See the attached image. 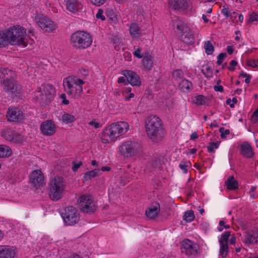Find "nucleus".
I'll return each mask as SVG.
<instances>
[{
	"label": "nucleus",
	"instance_id": "59",
	"mask_svg": "<svg viewBox=\"0 0 258 258\" xmlns=\"http://www.w3.org/2000/svg\"><path fill=\"white\" fill-rule=\"evenodd\" d=\"M7 70L5 69H0V78H3L5 77V72H6Z\"/></svg>",
	"mask_w": 258,
	"mask_h": 258
},
{
	"label": "nucleus",
	"instance_id": "42",
	"mask_svg": "<svg viewBox=\"0 0 258 258\" xmlns=\"http://www.w3.org/2000/svg\"><path fill=\"white\" fill-rule=\"evenodd\" d=\"M135 50L133 52V54L136 57L138 58H141L144 56L141 53L142 49L140 47L137 48L135 47Z\"/></svg>",
	"mask_w": 258,
	"mask_h": 258
},
{
	"label": "nucleus",
	"instance_id": "32",
	"mask_svg": "<svg viewBox=\"0 0 258 258\" xmlns=\"http://www.w3.org/2000/svg\"><path fill=\"white\" fill-rule=\"evenodd\" d=\"M130 32L133 37H138L140 34L141 30L138 25L135 23H133L130 26Z\"/></svg>",
	"mask_w": 258,
	"mask_h": 258
},
{
	"label": "nucleus",
	"instance_id": "36",
	"mask_svg": "<svg viewBox=\"0 0 258 258\" xmlns=\"http://www.w3.org/2000/svg\"><path fill=\"white\" fill-rule=\"evenodd\" d=\"M195 219V215L192 211L185 212L184 214V218L186 221L190 222Z\"/></svg>",
	"mask_w": 258,
	"mask_h": 258
},
{
	"label": "nucleus",
	"instance_id": "8",
	"mask_svg": "<svg viewBox=\"0 0 258 258\" xmlns=\"http://www.w3.org/2000/svg\"><path fill=\"white\" fill-rule=\"evenodd\" d=\"M174 28L179 39L186 43H190L194 41V37L188 27L182 21L176 19L174 21Z\"/></svg>",
	"mask_w": 258,
	"mask_h": 258
},
{
	"label": "nucleus",
	"instance_id": "22",
	"mask_svg": "<svg viewBox=\"0 0 258 258\" xmlns=\"http://www.w3.org/2000/svg\"><path fill=\"white\" fill-rule=\"evenodd\" d=\"M66 9L73 13L79 12L81 9L82 5L80 0H64Z\"/></svg>",
	"mask_w": 258,
	"mask_h": 258
},
{
	"label": "nucleus",
	"instance_id": "9",
	"mask_svg": "<svg viewBox=\"0 0 258 258\" xmlns=\"http://www.w3.org/2000/svg\"><path fill=\"white\" fill-rule=\"evenodd\" d=\"M79 210L87 213L95 212L96 209V202L90 195H82L78 201Z\"/></svg>",
	"mask_w": 258,
	"mask_h": 258
},
{
	"label": "nucleus",
	"instance_id": "11",
	"mask_svg": "<svg viewBox=\"0 0 258 258\" xmlns=\"http://www.w3.org/2000/svg\"><path fill=\"white\" fill-rule=\"evenodd\" d=\"M61 216L64 222L67 225H73L78 223L80 220L77 209L73 206L66 207L61 214Z\"/></svg>",
	"mask_w": 258,
	"mask_h": 258
},
{
	"label": "nucleus",
	"instance_id": "30",
	"mask_svg": "<svg viewBox=\"0 0 258 258\" xmlns=\"http://www.w3.org/2000/svg\"><path fill=\"white\" fill-rule=\"evenodd\" d=\"M12 153V150L9 146L5 145H0V158L9 157Z\"/></svg>",
	"mask_w": 258,
	"mask_h": 258
},
{
	"label": "nucleus",
	"instance_id": "52",
	"mask_svg": "<svg viewBox=\"0 0 258 258\" xmlns=\"http://www.w3.org/2000/svg\"><path fill=\"white\" fill-rule=\"evenodd\" d=\"M60 98L62 100V103L65 105H68L69 103L68 100L66 99V95L63 93L60 95Z\"/></svg>",
	"mask_w": 258,
	"mask_h": 258
},
{
	"label": "nucleus",
	"instance_id": "48",
	"mask_svg": "<svg viewBox=\"0 0 258 258\" xmlns=\"http://www.w3.org/2000/svg\"><path fill=\"white\" fill-rule=\"evenodd\" d=\"M103 10L102 9H99L98 11V12L96 14V17L97 18V19H101V20L102 21H104L105 20V16L103 15Z\"/></svg>",
	"mask_w": 258,
	"mask_h": 258
},
{
	"label": "nucleus",
	"instance_id": "46",
	"mask_svg": "<svg viewBox=\"0 0 258 258\" xmlns=\"http://www.w3.org/2000/svg\"><path fill=\"white\" fill-rule=\"evenodd\" d=\"M239 76L241 77L246 78L245 79V82L246 84H249L250 83V79L251 78V76H250V75L247 74L246 73H244L243 71H242L240 73Z\"/></svg>",
	"mask_w": 258,
	"mask_h": 258
},
{
	"label": "nucleus",
	"instance_id": "64",
	"mask_svg": "<svg viewBox=\"0 0 258 258\" xmlns=\"http://www.w3.org/2000/svg\"><path fill=\"white\" fill-rule=\"evenodd\" d=\"M134 97V94L131 93L128 96H126L125 98V100L126 101H129L132 98Z\"/></svg>",
	"mask_w": 258,
	"mask_h": 258
},
{
	"label": "nucleus",
	"instance_id": "60",
	"mask_svg": "<svg viewBox=\"0 0 258 258\" xmlns=\"http://www.w3.org/2000/svg\"><path fill=\"white\" fill-rule=\"evenodd\" d=\"M251 240L252 243H256V241H255L256 240V232L254 231L252 232Z\"/></svg>",
	"mask_w": 258,
	"mask_h": 258
},
{
	"label": "nucleus",
	"instance_id": "27",
	"mask_svg": "<svg viewBox=\"0 0 258 258\" xmlns=\"http://www.w3.org/2000/svg\"><path fill=\"white\" fill-rule=\"evenodd\" d=\"M143 57L142 63L144 67L147 70H150L153 66L152 56L148 53H147Z\"/></svg>",
	"mask_w": 258,
	"mask_h": 258
},
{
	"label": "nucleus",
	"instance_id": "18",
	"mask_svg": "<svg viewBox=\"0 0 258 258\" xmlns=\"http://www.w3.org/2000/svg\"><path fill=\"white\" fill-rule=\"evenodd\" d=\"M40 130L45 136H51L55 132V126L51 120H46L41 123Z\"/></svg>",
	"mask_w": 258,
	"mask_h": 258
},
{
	"label": "nucleus",
	"instance_id": "4",
	"mask_svg": "<svg viewBox=\"0 0 258 258\" xmlns=\"http://www.w3.org/2000/svg\"><path fill=\"white\" fill-rule=\"evenodd\" d=\"M83 80L71 76L63 80V85L68 94L74 98L79 97L83 91Z\"/></svg>",
	"mask_w": 258,
	"mask_h": 258
},
{
	"label": "nucleus",
	"instance_id": "41",
	"mask_svg": "<svg viewBox=\"0 0 258 258\" xmlns=\"http://www.w3.org/2000/svg\"><path fill=\"white\" fill-rule=\"evenodd\" d=\"M227 53L226 52L221 53L217 56V63L218 65H221L223 60L227 57Z\"/></svg>",
	"mask_w": 258,
	"mask_h": 258
},
{
	"label": "nucleus",
	"instance_id": "2",
	"mask_svg": "<svg viewBox=\"0 0 258 258\" xmlns=\"http://www.w3.org/2000/svg\"><path fill=\"white\" fill-rule=\"evenodd\" d=\"M129 125L126 122L118 121L111 123L102 133L101 141L103 143H108L114 141L120 136L124 134L128 130Z\"/></svg>",
	"mask_w": 258,
	"mask_h": 258
},
{
	"label": "nucleus",
	"instance_id": "45",
	"mask_svg": "<svg viewBox=\"0 0 258 258\" xmlns=\"http://www.w3.org/2000/svg\"><path fill=\"white\" fill-rule=\"evenodd\" d=\"M219 132L221 133V137L222 139L225 138L226 135H228L230 134L229 130H225L224 127H220L219 129Z\"/></svg>",
	"mask_w": 258,
	"mask_h": 258
},
{
	"label": "nucleus",
	"instance_id": "25",
	"mask_svg": "<svg viewBox=\"0 0 258 258\" xmlns=\"http://www.w3.org/2000/svg\"><path fill=\"white\" fill-rule=\"evenodd\" d=\"M240 153L247 158H251L254 154L251 146L247 142H244L240 146Z\"/></svg>",
	"mask_w": 258,
	"mask_h": 258
},
{
	"label": "nucleus",
	"instance_id": "63",
	"mask_svg": "<svg viewBox=\"0 0 258 258\" xmlns=\"http://www.w3.org/2000/svg\"><path fill=\"white\" fill-rule=\"evenodd\" d=\"M232 100L229 98L228 99H227L226 100V103L228 105H229V106L231 107H234V104L233 103H231Z\"/></svg>",
	"mask_w": 258,
	"mask_h": 258
},
{
	"label": "nucleus",
	"instance_id": "37",
	"mask_svg": "<svg viewBox=\"0 0 258 258\" xmlns=\"http://www.w3.org/2000/svg\"><path fill=\"white\" fill-rule=\"evenodd\" d=\"M219 146L218 142H210L209 144V146L207 147L208 151L210 153L214 152V149H217Z\"/></svg>",
	"mask_w": 258,
	"mask_h": 258
},
{
	"label": "nucleus",
	"instance_id": "57",
	"mask_svg": "<svg viewBox=\"0 0 258 258\" xmlns=\"http://www.w3.org/2000/svg\"><path fill=\"white\" fill-rule=\"evenodd\" d=\"M235 242H236V237L235 236L232 235L229 240V243L231 244H235Z\"/></svg>",
	"mask_w": 258,
	"mask_h": 258
},
{
	"label": "nucleus",
	"instance_id": "29",
	"mask_svg": "<svg viewBox=\"0 0 258 258\" xmlns=\"http://www.w3.org/2000/svg\"><path fill=\"white\" fill-rule=\"evenodd\" d=\"M6 30L0 31V47H4L10 44Z\"/></svg>",
	"mask_w": 258,
	"mask_h": 258
},
{
	"label": "nucleus",
	"instance_id": "17",
	"mask_svg": "<svg viewBox=\"0 0 258 258\" xmlns=\"http://www.w3.org/2000/svg\"><path fill=\"white\" fill-rule=\"evenodd\" d=\"M169 3L174 10L180 12L188 9L190 4L188 0H169Z\"/></svg>",
	"mask_w": 258,
	"mask_h": 258
},
{
	"label": "nucleus",
	"instance_id": "43",
	"mask_svg": "<svg viewBox=\"0 0 258 258\" xmlns=\"http://www.w3.org/2000/svg\"><path fill=\"white\" fill-rule=\"evenodd\" d=\"M82 165V162H76V161H73L72 162V170L74 171V172H76V171H77V170L80 168V167Z\"/></svg>",
	"mask_w": 258,
	"mask_h": 258
},
{
	"label": "nucleus",
	"instance_id": "62",
	"mask_svg": "<svg viewBox=\"0 0 258 258\" xmlns=\"http://www.w3.org/2000/svg\"><path fill=\"white\" fill-rule=\"evenodd\" d=\"M198 138V135L196 133H194L190 135V140H195Z\"/></svg>",
	"mask_w": 258,
	"mask_h": 258
},
{
	"label": "nucleus",
	"instance_id": "7",
	"mask_svg": "<svg viewBox=\"0 0 258 258\" xmlns=\"http://www.w3.org/2000/svg\"><path fill=\"white\" fill-rule=\"evenodd\" d=\"M119 150L123 156L128 158L141 154L143 152V147L139 142L127 141L119 146Z\"/></svg>",
	"mask_w": 258,
	"mask_h": 258
},
{
	"label": "nucleus",
	"instance_id": "16",
	"mask_svg": "<svg viewBox=\"0 0 258 258\" xmlns=\"http://www.w3.org/2000/svg\"><path fill=\"white\" fill-rule=\"evenodd\" d=\"M230 235V232L226 231L221 235L219 240L220 245L219 252L223 258L226 257L227 255L228 252V241Z\"/></svg>",
	"mask_w": 258,
	"mask_h": 258
},
{
	"label": "nucleus",
	"instance_id": "44",
	"mask_svg": "<svg viewBox=\"0 0 258 258\" xmlns=\"http://www.w3.org/2000/svg\"><path fill=\"white\" fill-rule=\"evenodd\" d=\"M247 65L252 68L258 67V59H249L247 61Z\"/></svg>",
	"mask_w": 258,
	"mask_h": 258
},
{
	"label": "nucleus",
	"instance_id": "5",
	"mask_svg": "<svg viewBox=\"0 0 258 258\" xmlns=\"http://www.w3.org/2000/svg\"><path fill=\"white\" fill-rule=\"evenodd\" d=\"M50 198L53 201L60 199L66 188V183L63 177L56 176L49 183Z\"/></svg>",
	"mask_w": 258,
	"mask_h": 258
},
{
	"label": "nucleus",
	"instance_id": "15",
	"mask_svg": "<svg viewBox=\"0 0 258 258\" xmlns=\"http://www.w3.org/2000/svg\"><path fill=\"white\" fill-rule=\"evenodd\" d=\"M196 244L188 239H185L182 242L181 252L189 256H195L198 253Z\"/></svg>",
	"mask_w": 258,
	"mask_h": 258
},
{
	"label": "nucleus",
	"instance_id": "39",
	"mask_svg": "<svg viewBox=\"0 0 258 258\" xmlns=\"http://www.w3.org/2000/svg\"><path fill=\"white\" fill-rule=\"evenodd\" d=\"M252 232L253 231H251L250 232L246 233V237L243 240V242H244L245 243L247 244L252 243L251 237H252Z\"/></svg>",
	"mask_w": 258,
	"mask_h": 258
},
{
	"label": "nucleus",
	"instance_id": "14",
	"mask_svg": "<svg viewBox=\"0 0 258 258\" xmlns=\"http://www.w3.org/2000/svg\"><path fill=\"white\" fill-rule=\"evenodd\" d=\"M2 85L6 92L12 96H16L20 92L21 88L15 80L6 79L4 80Z\"/></svg>",
	"mask_w": 258,
	"mask_h": 258
},
{
	"label": "nucleus",
	"instance_id": "61",
	"mask_svg": "<svg viewBox=\"0 0 258 258\" xmlns=\"http://www.w3.org/2000/svg\"><path fill=\"white\" fill-rule=\"evenodd\" d=\"M219 225L220 226H224V228L225 229H228L230 228L229 225H225L224 224V222L223 221H220L219 222Z\"/></svg>",
	"mask_w": 258,
	"mask_h": 258
},
{
	"label": "nucleus",
	"instance_id": "26",
	"mask_svg": "<svg viewBox=\"0 0 258 258\" xmlns=\"http://www.w3.org/2000/svg\"><path fill=\"white\" fill-rule=\"evenodd\" d=\"M178 87L182 92H189L192 89V83L189 81L183 79L179 82Z\"/></svg>",
	"mask_w": 258,
	"mask_h": 258
},
{
	"label": "nucleus",
	"instance_id": "38",
	"mask_svg": "<svg viewBox=\"0 0 258 258\" xmlns=\"http://www.w3.org/2000/svg\"><path fill=\"white\" fill-rule=\"evenodd\" d=\"M191 165L190 163L188 161H182L179 165L180 168L183 170V172L186 173L187 172V167Z\"/></svg>",
	"mask_w": 258,
	"mask_h": 258
},
{
	"label": "nucleus",
	"instance_id": "58",
	"mask_svg": "<svg viewBox=\"0 0 258 258\" xmlns=\"http://www.w3.org/2000/svg\"><path fill=\"white\" fill-rule=\"evenodd\" d=\"M227 51L229 54H232L233 52V49L232 46H228L227 48Z\"/></svg>",
	"mask_w": 258,
	"mask_h": 258
},
{
	"label": "nucleus",
	"instance_id": "19",
	"mask_svg": "<svg viewBox=\"0 0 258 258\" xmlns=\"http://www.w3.org/2000/svg\"><path fill=\"white\" fill-rule=\"evenodd\" d=\"M1 135L6 140L11 142H17L20 140V135L15 131L9 128L2 131Z\"/></svg>",
	"mask_w": 258,
	"mask_h": 258
},
{
	"label": "nucleus",
	"instance_id": "28",
	"mask_svg": "<svg viewBox=\"0 0 258 258\" xmlns=\"http://www.w3.org/2000/svg\"><path fill=\"white\" fill-rule=\"evenodd\" d=\"M227 188L229 190H235L238 187V183L233 176H229L225 183Z\"/></svg>",
	"mask_w": 258,
	"mask_h": 258
},
{
	"label": "nucleus",
	"instance_id": "47",
	"mask_svg": "<svg viewBox=\"0 0 258 258\" xmlns=\"http://www.w3.org/2000/svg\"><path fill=\"white\" fill-rule=\"evenodd\" d=\"M106 1V0H90V2L93 5L99 7L103 5Z\"/></svg>",
	"mask_w": 258,
	"mask_h": 258
},
{
	"label": "nucleus",
	"instance_id": "51",
	"mask_svg": "<svg viewBox=\"0 0 258 258\" xmlns=\"http://www.w3.org/2000/svg\"><path fill=\"white\" fill-rule=\"evenodd\" d=\"M252 118L254 122L258 121V109H256L252 115Z\"/></svg>",
	"mask_w": 258,
	"mask_h": 258
},
{
	"label": "nucleus",
	"instance_id": "21",
	"mask_svg": "<svg viewBox=\"0 0 258 258\" xmlns=\"http://www.w3.org/2000/svg\"><path fill=\"white\" fill-rule=\"evenodd\" d=\"M122 74L126 78L127 83L132 86H139L141 81L139 76L132 71H124Z\"/></svg>",
	"mask_w": 258,
	"mask_h": 258
},
{
	"label": "nucleus",
	"instance_id": "12",
	"mask_svg": "<svg viewBox=\"0 0 258 258\" xmlns=\"http://www.w3.org/2000/svg\"><path fill=\"white\" fill-rule=\"evenodd\" d=\"M34 19L39 27L45 32H50L56 28V25L46 16L36 14Z\"/></svg>",
	"mask_w": 258,
	"mask_h": 258
},
{
	"label": "nucleus",
	"instance_id": "49",
	"mask_svg": "<svg viewBox=\"0 0 258 258\" xmlns=\"http://www.w3.org/2000/svg\"><path fill=\"white\" fill-rule=\"evenodd\" d=\"M237 64V62L235 60H232L230 62V66L228 67V70L233 71L235 70V67Z\"/></svg>",
	"mask_w": 258,
	"mask_h": 258
},
{
	"label": "nucleus",
	"instance_id": "34",
	"mask_svg": "<svg viewBox=\"0 0 258 258\" xmlns=\"http://www.w3.org/2000/svg\"><path fill=\"white\" fill-rule=\"evenodd\" d=\"M204 48L208 55L212 54L214 51V47L210 41H207L205 42Z\"/></svg>",
	"mask_w": 258,
	"mask_h": 258
},
{
	"label": "nucleus",
	"instance_id": "20",
	"mask_svg": "<svg viewBox=\"0 0 258 258\" xmlns=\"http://www.w3.org/2000/svg\"><path fill=\"white\" fill-rule=\"evenodd\" d=\"M23 117V112L18 108L9 109L8 111L7 118L9 121H19L21 120Z\"/></svg>",
	"mask_w": 258,
	"mask_h": 258
},
{
	"label": "nucleus",
	"instance_id": "54",
	"mask_svg": "<svg viewBox=\"0 0 258 258\" xmlns=\"http://www.w3.org/2000/svg\"><path fill=\"white\" fill-rule=\"evenodd\" d=\"M221 12L224 15L226 16V17L230 16L231 14L230 13V11L227 8H223L221 10Z\"/></svg>",
	"mask_w": 258,
	"mask_h": 258
},
{
	"label": "nucleus",
	"instance_id": "50",
	"mask_svg": "<svg viewBox=\"0 0 258 258\" xmlns=\"http://www.w3.org/2000/svg\"><path fill=\"white\" fill-rule=\"evenodd\" d=\"M254 21H258V15L254 13H253L251 15H250L249 22H252Z\"/></svg>",
	"mask_w": 258,
	"mask_h": 258
},
{
	"label": "nucleus",
	"instance_id": "1",
	"mask_svg": "<svg viewBox=\"0 0 258 258\" xmlns=\"http://www.w3.org/2000/svg\"><path fill=\"white\" fill-rule=\"evenodd\" d=\"M145 128L147 137L154 143H159L166 134L162 120L156 115H150L145 120Z\"/></svg>",
	"mask_w": 258,
	"mask_h": 258
},
{
	"label": "nucleus",
	"instance_id": "40",
	"mask_svg": "<svg viewBox=\"0 0 258 258\" xmlns=\"http://www.w3.org/2000/svg\"><path fill=\"white\" fill-rule=\"evenodd\" d=\"M195 103L199 105H202L206 103L205 98L203 95H198L196 97Z\"/></svg>",
	"mask_w": 258,
	"mask_h": 258
},
{
	"label": "nucleus",
	"instance_id": "53",
	"mask_svg": "<svg viewBox=\"0 0 258 258\" xmlns=\"http://www.w3.org/2000/svg\"><path fill=\"white\" fill-rule=\"evenodd\" d=\"M214 89L215 91L217 92H224V89L223 87L222 86L220 85H215L214 86Z\"/></svg>",
	"mask_w": 258,
	"mask_h": 258
},
{
	"label": "nucleus",
	"instance_id": "56",
	"mask_svg": "<svg viewBox=\"0 0 258 258\" xmlns=\"http://www.w3.org/2000/svg\"><path fill=\"white\" fill-rule=\"evenodd\" d=\"M89 124L92 126H94L95 128H98L99 127V123L97 122H96L94 120H92L89 122Z\"/></svg>",
	"mask_w": 258,
	"mask_h": 258
},
{
	"label": "nucleus",
	"instance_id": "6",
	"mask_svg": "<svg viewBox=\"0 0 258 258\" xmlns=\"http://www.w3.org/2000/svg\"><path fill=\"white\" fill-rule=\"evenodd\" d=\"M72 46L77 49H85L89 47L92 43L91 36L82 31L74 32L71 37Z\"/></svg>",
	"mask_w": 258,
	"mask_h": 258
},
{
	"label": "nucleus",
	"instance_id": "10",
	"mask_svg": "<svg viewBox=\"0 0 258 258\" xmlns=\"http://www.w3.org/2000/svg\"><path fill=\"white\" fill-rule=\"evenodd\" d=\"M55 94V89L52 85H42L41 88L36 91V97L39 103L46 104L53 98Z\"/></svg>",
	"mask_w": 258,
	"mask_h": 258
},
{
	"label": "nucleus",
	"instance_id": "33",
	"mask_svg": "<svg viewBox=\"0 0 258 258\" xmlns=\"http://www.w3.org/2000/svg\"><path fill=\"white\" fill-rule=\"evenodd\" d=\"M100 172L99 169H96L92 171H88L86 172L83 176L84 180H88L94 178L98 175Z\"/></svg>",
	"mask_w": 258,
	"mask_h": 258
},
{
	"label": "nucleus",
	"instance_id": "13",
	"mask_svg": "<svg viewBox=\"0 0 258 258\" xmlns=\"http://www.w3.org/2000/svg\"><path fill=\"white\" fill-rule=\"evenodd\" d=\"M29 181L33 190L41 189L45 184L42 172L40 170L32 172L29 176Z\"/></svg>",
	"mask_w": 258,
	"mask_h": 258
},
{
	"label": "nucleus",
	"instance_id": "23",
	"mask_svg": "<svg viewBox=\"0 0 258 258\" xmlns=\"http://www.w3.org/2000/svg\"><path fill=\"white\" fill-rule=\"evenodd\" d=\"M160 211V205L155 202L146 211V215L148 218L153 219L157 216Z\"/></svg>",
	"mask_w": 258,
	"mask_h": 258
},
{
	"label": "nucleus",
	"instance_id": "3",
	"mask_svg": "<svg viewBox=\"0 0 258 258\" xmlns=\"http://www.w3.org/2000/svg\"><path fill=\"white\" fill-rule=\"evenodd\" d=\"M8 38L12 45H18L26 47V30L22 27L17 25L11 27L7 30Z\"/></svg>",
	"mask_w": 258,
	"mask_h": 258
},
{
	"label": "nucleus",
	"instance_id": "55",
	"mask_svg": "<svg viewBox=\"0 0 258 258\" xmlns=\"http://www.w3.org/2000/svg\"><path fill=\"white\" fill-rule=\"evenodd\" d=\"M126 78L125 77H120L118 79L117 82L118 83H124V84H126L127 82L126 80Z\"/></svg>",
	"mask_w": 258,
	"mask_h": 258
},
{
	"label": "nucleus",
	"instance_id": "35",
	"mask_svg": "<svg viewBox=\"0 0 258 258\" xmlns=\"http://www.w3.org/2000/svg\"><path fill=\"white\" fill-rule=\"evenodd\" d=\"M76 120V117L75 116L68 114L64 113L62 116V120L63 122L66 123H72L74 122Z\"/></svg>",
	"mask_w": 258,
	"mask_h": 258
},
{
	"label": "nucleus",
	"instance_id": "24",
	"mask_svg": "<svg viewBox=\"0 0 258 258\" xmlns=\"http://www.w3.org/2000/svg\"><path fill=\"white\" fill-rule=\"evenodd\" d=\"M15 255V250L10 246L0 245V258H13Z\"/></svg>",
	"mask_w": 258,
	"mask_h": 258
},
{
	"label": "nucleus",
	"instance_id": "31",
	"mask_svg": "<svg viewBox=\"0 0 258 258\" xmlns=\"http://www.w3.org/2000/svg\"><path fill=\"white\" fill-rule=\"evenodd\" d=\"M184 76L183 72L179 69L175 70L172 74L173 79L179 82L184 79Z\"/></svg>",
	"mask_w": 258,
	"mask_h": 258
}]
</instances>
